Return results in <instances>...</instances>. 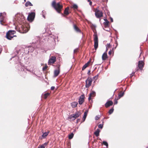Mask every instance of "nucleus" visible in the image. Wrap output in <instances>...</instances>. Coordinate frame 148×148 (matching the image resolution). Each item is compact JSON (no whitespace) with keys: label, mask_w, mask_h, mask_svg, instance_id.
<instances>
[{"label":"nucleus","mask_w":148,"mask_h":148,"mask_svg":"<svg viewBox=\"0 0 148 148\" xmlns=\"http://www.w3.org/2000/svg\"><path fill=\"white\" fill-rule=\"evenodd\" d=\"M15 20L19 28V32L21 33H25L29 29L28 25L25 23V18L23 15L18 13L15 16Z\"/></svg>","instance_id":"1"},{"label":"nucleus","mask_w":148,"mask_h":148,"mask_svg":"<svg viewBox=\"0 0 148 148\" xmlns=\"http://www.w3.org/2000/svg\"><path fill=\"white\" fill-rule=\"evenodd\" d=\"M52 6L58 13H60L63 6L60 5V3H56V1H54L52 2Z\"/></svg>","instance_id":"2"},{"label":"nucleus","mask_w":148,"mask_h":148,"mask_svg":"<svg viewBox=\"0 0 148 148\" xmlns=\"http://www.w3.org/2000/svg\"><path fill=\"white\" fill-rule=\"evenodd\" d=\"M16 32L14 30H9L6 33V38L8 40H11L14 37H16V36L14 35Z\"/></svg>","instance_id":"3"},{"label":"nucleus","mask_w":148,"mask_h":148,"mask_svg":"<svg viewBox=\"0 0 148 148\" xmlns=\"http://www.w3.org/2000/svg\"><path fill=\"white\" fill-rule=\"evenodd\" d=\"M81 114L80 112H77L75 113V114H73L70 115L69 118L70 119H73L74 120L77 118Z\"/></svg>","instance_id":"4"},{"label":"nucleus","mask_w":148,"mask_h":148,"mask_svg":"<svg viewBox=\"0 0 148 148\" xmlns=\"http://www.w3.org/2000/svg\"><path fill=\"white\" fill-rule=\"evenodd\" d=\"M94 36V46L95 50H96L98 47V38L97 34H95Z\"/></svg>","instance_id":"5"},{"label":"nucleus","mask_w":148,"mask_h":148,"mask_svg":"<svg viewBox=\"0 0 148 148\" xmlns=\"http://www.w3.org/2000/svg\"><path fill=\"white\" fill-rule=\"evenodd\" d=\"M95 15L97 18H100L103 16V13L101 11H100L98 9H96L95 11Z\"/></svg>","instance_id":"6"},{"label":"nucleus","mask_w":148,"mask_h":148,"mask_svg":"<svg viewBox=\"0 0 148 148\" xmlns=\"http://www.w3.org/2000/svg\"><path fill=\"white\" fill-rule=\"evenodd\" d=\"M92 83V79L91 78H88L86 81V87L89 88L91 85Z\"/></svg>","instance_id":"7"},{"label":"nucleus","mask_w":148,"mask_h":148,"mask_svg":"<svg viewBox=\"0 0 148 148\" xmlns=\"http://www.w3.org/2000/svg\"><path fill=\"white\" fill-rule=\"evenodd\" d=\"M35 14L34 12H32L28 15L27 17V19L29 21H32L34 19Z\"/></svg>","instance_id":"8"},{"label":"nucleus","mask_w":148,"mask_h":148,"mask_svg":"<svg viewBox=\"0 0 148 148\" xmlns=\"http://www.w3.org/2000/svg\"><path fill=\"white\" fill-rule=\"evenodd\" d=\"M56 57L52 56L49 60L48 63L49 64H51L54 63L56 61Z\"/></svg>","instance_id":"9"},{"label":"nucleus","mask_w":148,"mask_h":148,"mask_svg":"<svg viewBox=\"0 0 148 148\" xmlns=\"http://www.w3.org/2000/svg\"><path fill=\"white\" fill-rule=\"evenodd\" d=\"M5 14V13H0V22L1 25H3L2 22L4 21Z\"/></svg>","instance_id":"10"},{"label":"nucleus","mask_w":148,"mask_h":148,"mask_svg":"<svg viewBox=\"0 0 148 148\" xmlns=\"http://www.w3.org/2000/svg\"><path fill=\"white\" fill-rule=\"evenodd\" d=\"M138 67L140 70H142V69L144 66V63L143 61H140L138 62Z\"/></svg>","instance_id":"11"},{"label":"nucleus","mask_w":148,"mask_h":148,"mask_svg":"<svg viewBox=\"0 0 148 148\" xmlns=\"http://www.w3.org/2000/svg\"><path fill=\"white\" fill-rule=\"evenodd\" d=\"M113 103L111 101H107L105 104V106L106 108H108V107L112 105Z\"/></svg>","instance_id":"12"},{"label":"nucleus","mask_w":148,"mask_h":148,"mask_svg":"<svg viewBox=\"0 0 148 148\" xmlns=\"http://www.w3.org/2000/svg\"><path fill=\"white\" fill-rule=\"evenodd\" d=\"M84 96L83 95H82L79 99V104H82L84 102Z\"/></svg>","instance_id":"13"},{"label":"nucleus","mask_w":148,"mask_h":148,"mask_svg":"<svg viewBox=\"0 0 148 148\" xmlns=\"http://www.w3.org/2000/svg\"><path fill=\"white\" fill-rule=\"evenodd\" d=\"M95 95V92L92 91L89 95V96L88 98V99L89 101L91 99V97H94Z\"/></svg>","instance_id":"14"},{"label":"nucleus","mask_w":148,"mask_h":148,"mask_svg":"<svg viewBox=\"0 0 148 148\" xmlns=\"http://www.w3.org/2000/svg\"><path fill=\"white\" fill-rule=\"evenodd\" d=\"M107 51V49H106V52L104 53L102 57V59L103 60H105L107 58V55L106 53V51Z\"/></svg>","instance_id":"15"},{"label":"nucleus","mask_w":148,"mask_h":148,"mask_svg":"<svg viewBox=\"0 0 148 148\" xmlns=\"http://www.w3.org/2000/svg\"><path fill=\"white\" fill-rule=\"evenodd\" d=\"M59 73L60 70L59 69L57 70H55L54 71V77H56L57 76Z\"/></svg>","instance_id":"16"},{"label":"nucleus","mask_w":148,"mask_h":148,"mask_svg":"<svg viewBox=\"0 0 148 148\" xmlns=\"http://www.w3.org/2000/svg\"><path fill=\"white\" fill-rule=\"evenodd\" d=\"M69 7H67L65 9L64 12V13L65 15H67L69 14Z\"/></svg>","instance_id":"17"},{"label":"nucleus","mask_w":148,"mask_h":148,"mask_svg":"<svg viewBox=\"0 0 148 148\" xmlns=\"http://www.w3.org/2000/svg\"><path fill=\"white\" fill-rule=\"evenodd\" d=\"M100 132L99 130L97 129L96 131L94 132V134L97 136L98 137L99 135V133Z\"/></svg>","instance_id":"18"},{"label":"nucleus","mask_w":148,"mask_h":148,"mask_svg":"<svg viewBox=\"0 0 148 148\" xmlns=\"http://www.w3.org/2000/svg\"><path fill=\"white\" fill-rule=\"evenodd\" d=\"M104 21H105V22H104V24L105 26L106 27H107L109 25V22L106 19H104Z\"/></svg>","instance_id":"19"},{"label":"nucleus","mask_w":148,"mask_h":148,"mask_svg":"<svg viewBox=\"0 0 148 148\" xmlns=\"http://www.w3.org/2000/svg\"><path fill=\"white\" fill-rule=\"evenodd\" d=\"M88 111L86 110L84 113V115L83 116V121H84L86 117L87 113H88Z\"/></svg>","instance_id":"20"},{"label":"nucleus","mask_w":148,"mask_h":148,"mask_svg":"<svg viewBox=\"0 0 148 148\" xmlns=\"http://www.w3.org/2000/svg\"><path fill=\"white\" fill-rule=\"evenodd\" d=\"M77 104V102L74 101L71 103V106L73 108H75L76 107Z\"/></svg>","instance_id":"21"},{"label":"nucleus","mask_w":148,"mask_h":148,"mask_svg":"<svg viewBox=\"0 0 148 148\" xmlns=\"http://www.w3.org/2000/svg\"><path fill=\"white\" fill-rule=\"evenodd\" d=\"M89 62H87L83 66L82 68V70H84V69H85L88 65L89 64Z\"/></svg>","instance_id":"22"},{"label":"nucleus","mask_w":148,"mask_h":148,"mask_svg":"<svg viewBox=\"0 0 148 148\" xmlns=\"http://www.w3.org/2000/svg\"><path fill=\"white\" fill-rule=\"evenodd\" d=\"M74 28L75 30L76 31H77V32H81L80 30V29L76 25H74Z\"/></svg>","instance_id":"23"},{"label":"nucleus","mask_w":148,"mask_h":148,"mask_svg":"<svg viewBox=\"0 0 148 148\" xmlns=\"http://www.w3.org/2000/svg\"><path fill=\"white\" fill-rule=\"evenodd\" d=\"M32 4L31 3V2H30L29 1H27L26 3H25V6L26 7H27L28 6H32Z\"/></svg>","instance_id":"24"},{"label":"nucleus","mask_w":148,"mask_h":148,"mask_svg":"<svg viewBox=\"0 0 148 148\" xmlns=\"http://www.w3.org/2000/svg\"><path fill=\"white\" fill-rule=\"evenodd\" d=\"M49 133V132H45L42 135V137L43 138H45V137L48 135V133Z\"/></svg>","instance_id":"25"},{"label":"nucleus","mask_w":148,"mask_h":148,"mask_svg":"<svg viewBox=\"0 0 148 148\" xmlns=\"http://www.w3.org/2000/svg\"><path fill=\"white\" fill-rule=\"evenodd\" d=\"M124 92H122L119 94L118 95V99H120L121 97H122L124 95Z\"/></svg>","instance_id":"26"},{"label":"nucleus","mask_w":148,"mask_h":148,"mask_svg":"<svg viewBox=\"0 0 148 148\" xmlns=\"http://www.w3.org/2000/svg\"><path fill=\"white\" fill-rule=\"evenodd\" d=\"M47 143H45L43 144L40 147H38V148H45V146L47 145Z\"/></svg>","instance_id":"27"},{"label":"nucleus","mask_w":148,"mask_h":148,"mask_svg":"<svg viewBox=\"0 0 148 148\" xmlns=\"http://www.w3.org/2000/svg\"><path fill=\"white\" fill-rule=\"evenodd\" d=\"M74 136V134L73 133H71L69 136V139H71L73 138Z\"/></svg>","instance_id":"28"},{"label":"nucleus","mask_w":148,"mask_h":148,"mask_svg":"<svg viewBox=\"0 0 148 148\" xmlns=\"http://www.w3.org/2000/svg\"><path fill=\"white\" fill-rule=\"evenodd\" d=\"M114 111V109L113 108H111L109 111V113L110 114H112Z\"/></svg>","instance_id":"29"},{"label":"nucleus","mask_w":148,"mask_h":148,"mask_svg":"<svg viewBox=\"0 0 148 148\" xmlns=\"http://www.w3.org/2000/svg\"><path fill=\"white\" fill-rule=\"evenodd\" d=\"M49 95V93H47L45 94L44 96V98L46 99L47 97Z\"/></svg>","instance_id":"30"},{"label":"nucleus","mask_w":148,"mask_h":148,"mask_svg":"<svg viewBox=\"0 0 148 148\" xmlns=\"http://www.w3.org/2000/svg\"><path fill=\"white\" fill-rule=\"evenodd\" d=\"M72 8L74 9H77L78 8V6L77 5L74 4L73 5Z\"/></svg>","instance_id":"31"},{"label":"nucleus","mask_w":148,"mask_h":148,"mask_svg":"<svg viewBox=\"0 0 148 148\" xmlns=\"http://www.w3.org/2000/svg\"><path fill=\"white\" fill-rule=\"evenodd\" d=\"M103 144L106 145V147H108V143H107V142H106V141H103Z\"/></svg>","instance_id":"32"},{"label":"nucleus","mask_w":148,"mask_h":148,"mask_svg":"<svg viewBox=\"0 0 148 148\" xmlns=\"http://www.w3.org/2000/svg\"><path fill=\"white\" fill-rule=\"evenodd\" d=\"M100 117V116L99 115H97L95 117V119L96 120H98L99 119Z\"/></svg>","instance_id":"33"},{"label":"nucleus","mask_w":148,"mask_h":148,"mask_svg":"<svg viewBox=\"0 0 148 148\" xmlns=\"http://www.w3.org/2000/svg\"><path fill=\"white\" fill-rule=\"evenodd\" d=\"M103 124H100L98 125V127L99 128H101V129H102L103 127Z\"/></svg>","instance_id":"34"},{"label":"nucleus","mask_w":148,"mask_h":148,"mask_svg":"<svg viewBox=\"0 0 148 148\" xmlns=\"http://www.w3.org/2000/svg\"><path fill=\"white\" fill-rule=\"evenodd\" d=\"M119 99H118V98H117V99H115L114 104H116L117 103H118L117 100H118Z\"/></svg>","instance_id":"35"},{"label":"nucleus","mask_w":148,"mask_h":148,"mask_svg":"<svg viewBox=\"0 0 148 148\" xmlns=\"http://www.w3.org/2000/svg\"><path fill=\"white\" fill-rule=\"evenodd\" d=\"M135 73L134 72H132V73L130 74V77H132L134 75Z\"/></svg>","instance_id":"36"},{"label":"nucleus","mask_w":148,"mask_h":148,"mask_svg":"<svg viewBox=\"0 0 148 148\" xmlns=\"http://www.w3.org/2000/svg\"><path fill=\"white\" fill-rule=\"evenodd\" d=\"M42 14H46V11L45 10H43L42 12Z\"/></svg>","instance_id":"37"},{"label":"nucleus","mask_w":148,"mask_h":148,"mask_svg":"<svg viewBox=\"0 0 148 148\" xmlns=\"http://www.w3.org/2000/svg\"><path fill=\"white\" fill-rule=\"evenodd\" d=\"M112 51H111V50L109 51V52H108V54H109V55H110L111 54H112Z\"/></svg>","instance_id":"38"},{"label":"nucleus","mask_w":148,"mask_h":148,"mask_svg":"<svg viewBox=\"0 0 148 148\" xmlns=\"http://www.w3.org/2000/svg\"><path fill=\"white\" fill-rule=\"evenodd\" d=\"M54 88H55L54 86H52L51 87V90H54Z\"/></svg>","instance_id":"39"},{"label":"nucleus","mask_w":148,"mask_h":148,"mask_svg":"<svg viewBox=\"0 0 148 148\" xmlns=\"http://www.w3.org/2000/svg\"><path fill=\"white\" fill-rule=\"evenodd\" d=\"M78 50V49H75L74 50V53H75Z\"/></svg>","instance_id":"40"},{"label":"nucleus","mask_w":148,"mask_h":148,"mask_svg":"<svg viewBox=\"0 0 148 148\" xmlns=\"http://www.w3.org/2000/svg\"><path fill=\"white\" fill-rule=\"evenodd\" d=\"M98 75H97L95 76L94 77V78H96L97 79L98 78Z\"/></svg>","instance_id":"41"},{"label":"nucleus","mask_w":148,"mask_h":148,"mask_svg":"<svg viewBox=\"0 0 148 148\" xmlns=\"http://www.w3.org/2000/svg\"><path fill=\"white\" fill-rule=\"evenodd\" d=\"M89 2V4L90 5H91L92 4V2L91 1H90Z\"/></svg>","instance_id":"42"},{"label":"nucleus","mask_w":148,"mask_h":148,"mask_svg":"<svg viewBox=\"0 0 148 148\" xmlns=\"http://www.w3.org/2000/svg\"><path fill=\"white\" fill-rule=\"evenodd\" d=\"M110 20H111V22H113V19L111 17H110Z\"/></svg>","instance_id":"43"},{"label":"nucleus","mask_w":148,"mask_h":148,"mask_svg":"<svg viewBox=\"0 0 148 148\" xmlns=\"http://www.w3.org/2000/svg\"><path fill=\"white\" fill-rule=\"evenodd\" d=\"M90 70H89L88 71V75H89L90 74Z\"/></svg>","instance_id":"44"},{"label":"nucleus","mask_w":148,"mask_h":148,"mask_svg":"<svg viewBox=\"0 0 148 148\" xmlns=\"http://www.w3.org/2000/svg\"><path fill=\"white\" fill-rule=\"evenodd\" d=\"M42 15L44 18H45V14H42Z\"/></svg>","instance_id":"45"},{"label":"nucleus","mask_w":148,"mask_h":148,"mask_svg":"<svg viewBox=\"0 0 148 148\" xmlns=\"http://www.w3.org/2000/svg\"><path fill=\"white\" fill-rule=\"evenodd\" d=\"M92 25L94 27H96V26L95 25L92 24Z\"/></svg>","instance_id":"46"},{"label":"nucleus","mask_w":148,"mask_h":148,"mask_svg":"<svg viewBox=\"0 0 148 148\" xmlns=\"http://www.w3.org/2000/svg\"><path fill=\"white\" fill-rule=\"evenodd\" d=\"M2 49L1 48V47H0V53H1V51H2Z\"/></svg>","instance_id":"47"},{"label":"nucleus","mask_w":148,"mask_h":148,"mask_svg":"<svg viewBox=\"0 0 148 148\" xmlns=\"http://www.w3.org/2000/svg\"><path fill=\"white\" fill-rule=\"evenodd\" d=\"M46 69V67H45L44 68H43V70H45Z\"/></svg>","instance_id":"48"},{"label":"nucleus","mask_w":148,"mask_h":148,"mask_svg":"<svg viewBox=\"0 0 148 148\" xmlns=\"http://www.w3.org/2000/svg\"><path fill=\"white\" fill-rule=\"evenodd\" d=\"M91 0H88V2H90V1Z\"/></svg>","instance_id":"49"},{"label":"nucleus","mask_w":148,"mask_h":148,"mask_svg":"<svg viewBox=\"0 0 148 148\" xmlns=\"http://www.w3.org/2000/svg\"><path fill=\"white\" fill-rule=\"evenodd\" d=\"M141 53H140V54H141ZM140 55L139 57H140Z\"/></svg>","instance_id":"50"},{"label":"nucleus","mask_w":148,"mask_h":148,"mask_svg":"<svg viewBox=\"0 0 148 148\" xmlns=\"http://www.w3.org/2000/svg\"><path fill=\"white\" fill-rule=\"evenodd\" d=\"M108 45H110V44H108Z\"/></svg>","instance_id":"51"}]
</instances>
